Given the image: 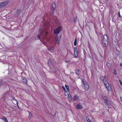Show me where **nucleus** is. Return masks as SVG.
Masks as SVG:
<instances>
[{
  "mask_svg": "<svg viewBox=\"0 0 122 122\" xmlns=\"http://www.w3.org/2000/svg\"><path fill=\"white\" fill-rule=\"evenodd\" d=\"M42 26V28H40L39 30V33L35 37L36 40L40 39V37L42 38L43 37L42 35L44 33L46 34V35L48 33V32H45V31H46L48 30L47 27H46L44 25Z\"/></svg>",
  "mask_w": 122,
  "mask_h": 122,
  "instance_id": "f257e3e1",
  "label": "nucleus"
},
{
  "mask_svg": "<svg viewBox=\"0 0 122 122\" xmlns=\"http://www.w3.org/2000/svg\"><path fill=\"white\" fill-rule=\"evenodd\" d=\"M108 37L106 34H104L103 36V39L102 40V44L103 46L107 47L108 44Z\"/></svg>",
  "mask_w": 122,
  "mask_h": 122,
  "instance_id": "f03ea898",
  "label": "nucleus"
},
{
  "mask_svg": "<svg viewBox=\"0 0 122 122\" xmlns=\"http://www.w3.org/2000/svg\"><path fill=\"white\" fill-rule=\"evenodd\" d=\"M81 80L82 83V86L85 90H88L89 87V85L88 83L84 78H82Z\"/></svg>",
  "mask_w": 122,
  "mask_h": 122,
  "instance_id": "7ed1b4c3",
  "label": "nucleus"
},
{
  "mask_svg": "<svg viewBox=\"0 0 122 122\" xmlns=\"http://www.w3.org/2000/svg\"><path fill=\"white\" fill-rule=\"evenodd\" d=\"M103 83L106 87L108 90L110 91L112 90V88H111L110 86L107 81H104Z\"/></svg>",
  "mask_w": 122,
  "mask_h": 122,
  "instance_id": "20e7f679",
  "label": "nucleus"
},
{
  "mask_svg": "<svg viewBox=\"0 0 122 122\" xmlns=\"http://www.w3.org/2000/svg\"><path fill=\"white\" fill-rule=\"evenodd\" d=\"M61 35L58 36L57 35L56 37V42L58 45H59L60 43V41L61 39Z\"/></svg>",
  "mask_w": 122,
  "mask_h": 122,
  "instance_id": "39448f33",
  "label": "nucleus"
},
{
  "mask_svg": "<svg viewBox=\"0 0 122 122\" xmlns=\"http://www.w3.org/2000/svg\"><path fill=\"white\" fill-rule=\"evenodd\" d=\"M61 27H59L54 30V32L55 34H57L59 33L61 31Z\"/></svg>",
  "mask_w": 122,
  "mask_h": 122,
  "instance_id": "423d86ee",
  "label": "nucleus"
},
{
  "mask_svg": "<svg viewBox=\"0 0 122 122\" xmlns=\"http://www.w3.org/2000/svg\"><path fill=\"white\" fill-rule=\"evenodd\" d=\"M104 102L105 104L108 107L110 106V102L109 99V98H108V99H107V100H106V101H105Z\"/></svg>",
  "mask_w": 122,
  "mask_h": 122,
  "instance_id": "0eeeda50",
  "label": "nucleus"
},
{
  "mask_svg": "<svg viewBox=\"0 0 122 122\" xmlns=\"http://www.w3.org/2000/svg\"><path fill=\"white\" fill-rule=\"evenodd\" d=\"M76 108L77 109H82L83 108L81 104L80 103H79L76 106Z\"/></svg>",
  "mask_w": 122,
  "mask_h": 122,
  "instance_id": "6e6552de",
  "label": "nucleus"
},
{
  "mask_svg": "<svg viewBox=\"0 0 122 122\" xmlns=\"http://www.w3.org/2000/svg\"><path fill=\"white\" fill-rule=\"evenodd\" d=\"M54 49V47L53 46H51L50 47H48V50L51 52H52L53 51Z\"/></svg>",
  "mask_w": 122,
  "mask_h": 122,
  "instance_id": "1a4fd4ad",
  "label": "nucleus"
},
{
  "mask_svg": "<svg viewBox=\"0 0 122 122\" xmlns=\"http://www.w3.org/2000/svg\"><path fill=\"white\" fill-rule=\"evenodd\" d=\"M68 100L71 102L72 100V97L71 95L70 94H68Z\"/></svg>",
  "mask_w": 122,
  "mask_h": 122,
  "instance_id": "9d476101",
  "label": "nucleus"
},
{
  "mask_svg": "<svg viewBox=\"0 0 122 122\" xmlns=\"http://www.w3.org/2000/svg\"><path fill=\"white\" fill-rule=\"evenodd\" d=\"M53 61L51 59H49L48 61V64L50 66H51L50 65L51 64V65H52L53 64Z\"/></svg>",
  "mask_w": 122,
  "mask_h": 122,
  "instance_id": "9b49d317",
  "label": "nucleus"
},
{
  "mask_svg": "<svg viewBox=\"0 0 122 122\" xmlns=\"http://www.w3.org/2000/svg\"><path fill=\"white\" fill-rule=\"evenodd\" d=\"M49 67L51 69L53 72L54 73H56L57 71L55 68H53V67L51 66H50Z\"/></svg>",
  "mask_w": 122,
  "mask_h": 122,
  "instance_id": "f8f14e48",
  "label": "nucleus"
},
{
  "mask_svg": "<svg viewBox=\"0 0 122 122\" xmlns=\"http://www.w3.org/2000/svg\"><path fill=\"white\" fill-rule=\"evenodd\" d=\"M56 5L55 3L53 2L51 6V8L52 9V8L53 10H54L56 8Z\"/></svg>",
  "mask_w": 122,
  "mask_h": 122,
  "instance_id": "ddd939ff",
  "label": "nucleus"
},
{
  "mask_svg": "<svg viewBox=\"0 0 122 122\" xmlns=\"http://www.w3.org/2000/svg\"><path fill=\"white\" fill-rule=\"evenodd\" d=\"M79 97L77 95H75L73 98V99L74 101H77Z\"/></svg>",
  "mask_w": 122,
  "mask_h": 122,
  "instance_id": "4468645a",
  "label": "nucleus"
},
{
  "mask_svg": "<svg viewBox=\"0 0 122 122\" xmlns=\"http://www.w3.org/2000/svg\"><path fill=\"white\" fill-rule=\"evenodd\" d=\"M75 73L76 75H79L81 73V71L79 70L78 69L76 70Z\"/></svg>",
  "mask_w": 122,
  "mask_h": 122,
  "instance_id": "2eb2a0df",
  "label": "nucleus"
},
{
  "mask_svg": "<svg viewBox=\"0 0 122 122\" xmlns=\"http://www.w3.org/2000/svg\"><path fill=\"white\" fill-rule=\"evenodd\" d=\"M8 2V1L7 0V1H4V2H2L1 3L2 4V5H3L4 6V5H6V4H7Z\"/></svg>",
  "mask_w": 122,
  "mask_h": 122,
  "instance_id": "dca6fc26",
  "label": "nucleus"
},
{
  "mask_svg": "<svg viewBox=\"0 0 122 122\" xmlns=\"http://www.w3.org/2000/svg\"><path fill=\"white\" fill-rule=\"evenodd\" d=\"M21 10H18L16 12V16L17 17H18L20 14V12H21Z\"/></svg>",
  "mask_w": 122,
  "mask_h": 122,
  "instance_id": "f3484780",
  "label": "nucleus"
},
{
  "mask_svg": "<svg viewBox=\"0 0 122 122\" xmlns=\"http://www.w3.org/2000/svg\"><path fill=\"white\" fill-rule=\"evenodd\" d=\"M78 52H76L75 51L74 52V56L75 58H77L78 56Z\"/></svg>",
  "mask_w": 122,
  "mask_h": 122,
  "instance_id": "a211bd4d",
  "label": "nucleus"
},
{
  "mask_svg": "<svg viewBox=\"0 0 122 122\" xmlns=\"http://www.w3.org/2000/svg\"><path fill=\"white\" fill-rule=\"evenodd\" d=\"M2 118L3 121L5 122H8L7 119L4 117H2Z\"/></svg>",
  "mask_w": 122,
  "mask_h": 122,
  "instance_id": "6ab92c4d",
  "label": "nucleus"
},
{
  "mask_svg": "<svg viewBox=\"0 0 122 122\" xmlns=\"http://www.w3.org/2000/svg\"><path fill=\"white\" fill-rule=\"evenodd\" d=\"M108 98L106 96H103L102 97V99L104 101H106V100H107V99H108Z\"/></svg>",
  "mask_w": 122,
  "mask_h": 122,
  "instance_id": "aec40b11",
  "label": "nucleus"
},
{
  "mask_svg": "<svg viewBox=\"0 0 122 122\" xmlns=\"http://www.w3.org/2000/svg\"><path fill=\"white\" fill-rule=\"evenodd\" d=\"M65 86L66 88V89L67 90V91L68 92H69L70 91L69 90V87L68 86H67L66 85H65Z\"/></svg>",
  "mask_w": 122,
  "mask_h": 122,
  "instance_id": "412c9836",
  "label": "nucleus"
},
{
  "mask_svg": "<svg viewBox=\"0 0 122 122\" xmlns=\"http://www.w3.org/2000/svg\"><path fill=\"white\" fill-rule=\"evenodd\" d=\"M77 41V39L76 38H75V39L74 41V45L75 46H76V45Z\"/></svg>",
  "mask_w": 122,
  "mask_h": 122,
  "instance_id": "4be33fe9",
  "label": "nucleus"
},
{
  "mask_svg": "<svg viewBox=\"0 0 122 122\" xmlns=\"http://www.w3.org/2000/svg\"><path fill=\"white\" fill-rule=\"evenodd\" d=\"M22 81L24 83H27V80L25 78H23L22 79Z\"/></svg>",
  "mask_w": 122,
  "mask_h": 122,
  "instance_id": "5701e85b",
  "label": "nucleus"
},
{
  "mask_svg": "<svg viewBox=\"0 0 122 122\" xmlns=\"http://www.w3.org/2000/svg\"><path fill=\"white\" fill-rule=\"evenodd\" d=\"M86 118L88 122H92L90 119L88 117H86Z\"/></svg>",
  "mask_w": 122,
  "mask_h": 122,
  "instance_id": "b1692460",
  "label": "nucleus"
},
{
  "mask_svg": "<svg viewBox=\"0 0 122 122\" xmlns=\"http://www.w3.org/2000/svg\"><path fill=\"white\" fill-rule=\"evenodd\" d=\"M3 84V82L1 80H0V86Z\"/></svg>",
  "mask_w": 122,
  "mask_h": 122,
  "instance_id": "393cba45",
  "label": "nucleus"
},
{
  "mask_svg": "<svg viewBox=\"0 0 122 122\" xmlns=\"http://www.w3.org/2000/svg\"><path fill=\"white\" fill-rule=\"evenodd\" d=\"M114 71L113 74L115 75H116L117 74V71L116 70V69H114Z\"/></svg>",
  "mask_w": 122,
  "mask_h": 122,
  "instance_id": "a878e982",
  "label": "nucleus"
},
{
  "mask_svg": "<svg viewBox=\"0 0 122 122\" xmlns=\"http://www.w3.org/2000/svg\"><path fill=\"white\" fill-rule=\"evenodd\" d=\"M100 79L101 81H103V82L104 81H105L104 80V77L103 76H101L100 77Z\"/></svg>",
  "mask_w": 122,
  "mask_h": 122,
  "instance_id": "bb28decb",
  "label": "nucleus"
},
{
  "mask_svg": "<svg viewBox=\"0 0 122 122\" xmlns=\"http://www.w3.org/2000/svg\"><path fill=\"white\" fill-rule=\"evenodd\" d=\"M78 52V50H77L76 47H75L74 48V52Z\"/></svg>",
  "mask_w": 122,
  "mask_h": 122,
  "instance_id": "cd10ccee",
  "label": "nucleus"
},
{
  "mask_svg": "<svg viewBox=\"0 0 122 122\" xmlns=\"http://www.w3.org/2000/svg\"><path fill=\"white\" fill-rule=\"evenodd\" d=\"M28 112H29V118H31L32 117V114H31L30 113L29 111H28Z\"/></svg>",
  "mask_w": 122,
  "mask_h": 122,
  "instance_id": "c85d7f7f",
  "label": "nucleus"
},
{
  "mask_svg": "<svg viewBox=\"0 0 122 122\" xmlns=\"http://www.w3.org/2000/svg\"><path fill=\"white\" fill-rule=\"evenodd\" d=\"M62 88L64 90V91L66 92V93H67V92L66 91V90L65 87H64V86H62Z\"/></svg>",
  "mask_w": 122,
  "mask_h": 122,
  "instance_id": "c756f323",
  "label": "nucleus"
},
{
  "mask_svg": "<svg viewBox=\"0 0 122 122\" xmlns=\"http://www.w3.org/2000/svg\"><path fill=\"white\" fill-rule=\"evenodd\" d=\"M76 17H75L73 19V21L75 22L76 21Z\"/></svg>",
  "mask_w": 122,
  "mask_h": 122,
  "instance_id": "7c9ffc66",
  "label": "nucleus"
},
{
  "mask_svg": "<svg viewBox=\"0 0 122 122\" xmlns=\"http://www.w3.org/2000/svg\"><path fill=\"white\" fill-rule=\"evenodd\" d=\"M13 99H14L15 100V101H16V103L17 104H18V101L16 100H15V98L14 97H13Z\"/></svg>",
  "mask_w": 122,
  "mask_h": 122,
  "instance_id": "2f4dec72",
  "label": "nucleus"
},
{
  "mask_svg": "<svg viewBox=\"0 0 122 122\" xmlns=\"http://www.w3.org/2000/svg\"><path fill=\"white\" fill-rule=\"evenodd\" d=\"M109 64H110L107 62L106 63V66H108V67L109 66Z\"/></svg>",
  "mask_w": 122,
  "mask_h": 122,
  "instance_id": "473e14b6",
  "label": "nucleus"
},
{
  "mask_svg": "<svg viewBox=\"0 0 122 122\" xmlns=\"http://www.w3.org/2000/svg\"><path fill=\"white\" fill-rule=\"evenodd\" d=\"M3 5H2V4L1 3H0V8H1L3 6Z\"/></svg>",
  "mask_w": 122,
  "mask_h": 122,
  "instance_id": "72a5a7b5",
  "label": "nucleus"
},
{
  "mask_svg": "<svg viewBox=\"0 0 122 122\" xmlns=\"http://www.w3.org/2000/svg\"><path fill=\"white\" fill-rule=\"evenodd\" d=\"M65 62L67 63H69L70 62V61L69 60H66L65 61Z\"/></svg>",
  "mask_w": 122,
  "mask_h": 122,
  "instance_id": "f704fd0d",
  "label": "nucleus"
},
{
  "mask_svg": "<svg viewBox=\"0 0 122 122\" xmlns=\"http://www.w3.org/2000/svg\"><path fill=\"white\" fill-rule=\"evenodd\" d=\"M120 99L121 101L122 102V97H120Z\"/></svg>",
  "mask_w": 122,
  "mask_h": 122,
  "instance_id": "c9c22d12",
  "label": "nucleus"
},
{
  "mask_svg": "<svg viewBox=\"0 0 122 122\" xmlns=\"http://www.w3.org/2000/svg\"><path fill=\"white\" fill-rule=\"evenodd\" d=\"M120 66H122V63H120Z\"/></svg>",
  "mask_w": 122,
  "mask_h": 122,
  "instance_id": "e433bc0d",
  "label": "nucleus"
},
{
  "mask_svg": "<svg viewBox=\"0 0 122 122\" xmlns=\"http://www.w3.org/2000/svg\"><path fill=\"white\" fill-rule=\"evenodd\" d=\"M95 31H96V33L97 34V32L96 30V28L95 29Z\"/></svg>",
  "mask_w": 122,
  "mask_h": 122,
  "instance_id": "4c0bfd02",
  "label": "nucleus"
},
{
  "mask_svg": "<svg viewBox=\"0 0 122 122\" xmlns=\"http://www.w3.org/2000/svg\"><path fill=\"white\" fill-rule=\"evenodd\" d=\"M105 122H110L108 120H107V121H106Z\"/></svg>",
  "mask_w": 122,
  "mask_h": 122,
  "instance_id": "58836bf2",
  "label": "nucleus"
},
{
  "mask_svg": "<svg viewBox=\"0 0 122 122\" xmlns=\"http://www.w3.org/2000/svg\"><path fill=\"white\" fill-rule=\"evenodd\" d=\"M120 84H121V85L122 86V81L120 82Z\"/></svg>",
  "mask_w": 122,
  "mask_h": 122,
  "instance_id": "ea45409f",
  "label": "nucleus"
},
{
  "mask_svg": "<svg viewBox=\"0 0 122 122\" xmlns=\"http://www.w3.org/2000/svg\"><path fill=\"white\" fill-rule=\"evenodd\" d=\"M17 105L18 107V108H19V106L18 104H17Z\"/></svg>",
  "mask_w": 122,
  "mask_h": 122,
  "instance_id": "a19ab883",
  "label": "nucleus"
},
{
  "mask_svg": "<svg viewBox=\"0 0 122 122\" xmlns=\"http://www.w3.org/2000/svg\"><path fill=\"white\" fill-rule=\"evenodd\" d=\"M119 15H120V13H119Z\"/></svg>",
  "mask_w": 122,
  "mask_h": 122,
  "instance_id": "79ce46f5",
  "label": "nucleus"
}]
</instances>
